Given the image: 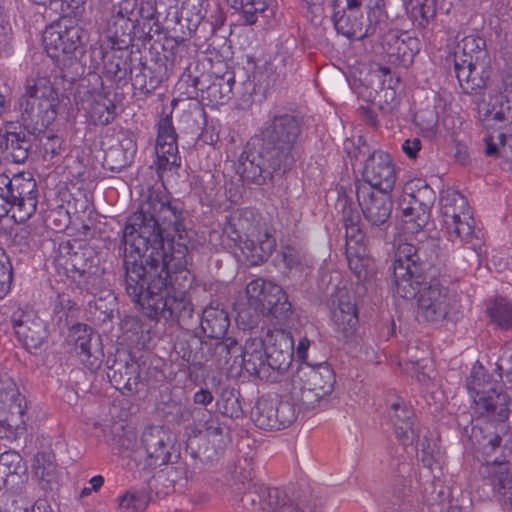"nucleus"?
I'll list each match as a JSON object with an SVG mask.
<instances>
[{"instance_id": "nucleus-49", "label": "nucleus", "mask_w": 512, "mask_h": 512, "mask_svg": "<svg viewBox=\"0 0 512 512\" xmlns=\"http://www.w3.org/2000/svg\"><path fill=\"white\" fill-rule=\"evenodd\" d=\"M269 500L268 502H264L261 504V509L263 512H303L298 509L292 502L284 501L281 504L275 502L274 500L279 499V491L277 489H272L268 492Z\"/></svg>"}, {"instance_id": "nucleus-51", "label": "nucleus", "mask_w": 512, "mask_h": 512, "mask_svg": "<svg viewBox=\"0 0 512 512\" xmlns=\"http://www.w3.org/2000/svg\"><path fill=\"white\" fill-rule=\"evenodd\" d=\"M41 145L45 158H53L60 153L62 148V140L56 135H44L41 138Z\"/></svg>"}, {"instance_id": "nucleus-9", "label": "nucleus", "mask_w": 512, "mask_h": 512, "mask_svg": "<svg viewBox=\"0 0 512 512\" xmlns=\"http://www.w3.org/2000/svg\"><path fill=\"white\" fill-rule=\"evenodd\" d=\"M483 121L487 129L498 130L496 135L491 133L485 137L486 155L512 159V134L503 131H512V110L506 96L497 94L491 98Z\"/></svg>"}, {"instance_id": "nucleus-55", "label": "nucleus", "mask_w": 512, "mask_h": 512, "mask_svg": "<svg viewBox=\"0 0 512 512\" xmlns=\"http://www.w3.org/2000/svg\"><path fill=\"white\" fill-rule=\"evenodd\" d=\"M402 148H403V151L404 153L410 157V158H415L418 151L420 150L421 148V143H420V140L417 139V138H414V139H408L406 140L403 145H402Z\"/></svg>"}, {"instance_id": "nucleus-37", "label": "nucleus", "mask_w": 512, "mask_h": 512, "mask_svg": "<svg viewBox=\"0 0 512 512\" xmlns=\"http://www.w3.org/2000/svg\"><path fill=\"white\" fill-rule=\"evenodd\" d=\"M487 313L493 323L503 329L512 328V303L505 298H498L487 307Z\"/></svg>"}, {"instance_id": "nucleus-25", "label": "nucleus", "mask_w": 512, "mask_h": 512, "mask_svg": "<svg viewBox=\"0 0 512 512\" xmlns=\"http://www.w3.org/2000/svg\"><path fill=\"white\" fill-rule=\"evenodd\" d=\"M92 330L86 324L73 325L68 332L67 342L73 345L79 361L91 372L100 369L103 351L98 344L92 346Z\"/></svg>"}, {"instance_id": "nucleus-54", "label": "nucleus", "mask_w": 512, "mask_h": 512, "mask_svg": "<svg viewBox=\"0 0 512 512\" xmlns=\"http://www.w3.org/2000/svg\"><path fill=\"white\" fill-rule=\"evenodd\" d=\"M86 0H61V11L66 14H77Z\"/></svg>"}, {"instance_id": "nucleus-14", "label": "nucleus", "mask_w": 512, "mask_h": 512, "mask_svg": "<svg viewBox=\"0 0 512 512\" xmlns=\"http://www.w3.org/2000/svg\"><path fill=\"white\" fill-rule=\"evenodd\" d=\"M439 209L442 222L450 235L466 240L473 234V220L467 199L453 189L440 194Z\"/></svg>"}, {"instance_id": "nucleus-6", "label": "nucleus", "mask_w": 512, "mask_h": 512, "mask_svg": "<svg viewBox=\"0 0 512 512\" xmlns=\"http://www.w3.org/2000/svg\"><path fill=\"white\" fill-rule=\"evenodd\" d=\"M336 379L327 363L301 365L292 378V395L305 410L313 409L328 397Z\"/></svg>"}, {"instance_id": "nucleus-24", "label": "nucleus", "mask_w": 512, "mask_h": 512, "mask_svg": "<svg viewBox=\"0 0 512 512\" xmlns=\"http://www.w3.org/2000/svg\"><path fill=\"white\" fill-rule=\"evenodd\" d=\"M363 236L357 225L346 224V256L350 270L359 281H366L374 274L373 260L367 256Z\"/></svg>"}, {"instance_id": "nucleus-45", "label": "nucleus", "mask_w": 512, "mask_h": 512, "mask_svg": "<svg viewBox=\"0 0 512 512\" xmlns=\"http://www.w3.org/2000/svg\"><path fill=\"white\" fill-rule=\"evenodd\" d=\"M200 432H205V435L212 441L214 444L222 445L225 444L227 439V428L217 420L212 418L210 414H208V419L203 424V429H200Z\"/></svg>"}, {"instance_id": "nucleus-60", "label": "nucleus", "mask_w": 512, "mask_h": 512, "mask_svg": "<svg viewBox=\"0 0 512 512\" xmlns=\"http://www.w3.org/2000/svg\"><path fill=\"white\" fill-rule=\"evenodd\" d=\"M138 381H139L138 375H135L134 377H128L126 379V381L123 383V387L129 391L136 390Z\"/></svg>"}, {"instance_id": "nucleus-52", "label": "nucleus", "mask_w": 512, "mask_h": 512, "mask_svg": "<svg viewBox=\"0 0 512 512\" xmlns=\"http://www.w3.org/2000/svg\"><path fill=\"white\" fill-rule=\"evenodd\" d=\"M497 366L501 371L512 374V340L507 343L505 350L498 359Z\"/></svg>"}, {"instance_id": "nucleus-22", "label": "nucleus", "mask_w": 512, "mask_h": 512, "mask_svg": "<svg viewBox=\"0 0 512 512\" xmlns=\"http://www.w3.org/2000/svg\"><path fill=\"white\" fill-rule=\"evenodd\" d=\"M452 301L448 290L433 281L417 297L418 316L429 322L440 321L448 315Z\"/></svg>"}, {"instance_id": "nucleus-39", "label": "nucleus", "mask_w": 512, "mask_h": 512, "mask_svg": "<svg viewBox=\"0 0 512 512\" xmlns=\"http://www.w3.org/2000/svg\"><path fill=\"white\" fill-rule=\"evenodd\" d=\"M422 259L419 250L410 243L399 244L396 254L393 269L399 266L409 268V270L421 271Z\"/></svg>"}, {"instance_id": "nucleus-53", "label": "nucleus", "mask_w": 512, "mask_h": 512, "mask_svg": "<svg viewBox=\"0 0 512 512\" xmlns=\"http://www.w3.org/2000/svg\"><path fill=\"white\" fill-rule=\"evenodd\" d=\"M283 260L288 268H293L301 264L303 255L299 250L287 248L283 252Z\"/></svg>"}, {"instance_id": "nucleus-18", "label": "nucleus", "mask_w": 512, "mask_h": 512, "mask_svg": "<svg viewBox=\"0 0 512 512\" xmlns=\"http://www.w3.org/2000/svg\"><path fill=\"white\" fill-rule=\"evenodd\" d=\"M283 167V163L270 150L262 147L259 150L244 151L239 159L238 173L244 181L262 184L265 175H270Z\"/></svg>"}, {"instance_id": "nucleus-13", "label": "nucleus", "mask_w": 512, "mask_h": 512, "mask_svg": "<svg viewBox=\"0 0 512 512\" xmlns=\"http://www.w3.org/2000/svg\"><path fill=\"white\" fill-rule=\"evenodd\" d=\"M246 295L251 306L281 321L286 320L292 312L285 291L274 282L254 279L246 285Z\"/></svg>"}, {"instance_id": "nucleus-57", "label": "nucleus", "mask_w": 512, "mask_h": 512, "mask_svg": "<svg viewBox=\"0 0 512 512\" xmlns=\"http://www.w3.org/2000/svg\"><path fill=\"white\" fill-rule=\"evenodd\" d=\"M193 400L196 404L207 406L213 400V396L209 390L201 389L194 394Z\"/></svg>"}, {"instance_id": "nucleus-4", "label": "nucleus", "mask_w": 512, "mask_h": 512, "mask_svg": "<svg viewBox=\"0 0 512 512\" xmlns=\"http://www.w3.org/2000/svg\"><path fill=\"white\" fill-rule=\"evenodd\" d=\"M384 19L383 0H335L334 26L347 38L373 32Z\"/></svg>"}, {"instance_id": "nucleus-31", "label": "nucleus", "mask_w": 512, "mask_h": 512, "mask_svg": "<svg viewBox=\"0 0 512 512\" xmlns=\"http://www.w3.org/2000/svg\"><path fill=\"white\" fill-rule=\"evenodd\" d=\"M230 320L228 313L218 305H209L202 314L201 328L209 338H223L229 328Z\"/></svg>"}, {"instance_id": "nucleus-56", "label": "nucleus", "mask_w": 512, "mask_h": 512, "mask_svg": "<svg viewBox=\"0 0 512 512\" xmlns=\"http://www.w3.org/2000/svg\"><path fill=\"white\" fill-rule=\"evenodd\" d=\"M310 347V341L306 337H302L296 347V356L303 363L306 364L305 361L307 359V351Z\"/></svg>"}, {"instance_id": "nucleus-19", "label": "nucleus", "mask_w": 512, "mask_h": 512, "mask_svg": "<svg viewBox=\"0 0 512 512\" xmlns=\"http://www.w3.org/2000/svg\"><path fill=\"white\" fill-rule=\"evenodd\" d=\"M363 178L366 185L373 190L391 192L396 182V171L391 156L381 150L373 151L365 162Z\"/></svg>"}, {"instance_id": "nucleus-61", "label": "nucleus", "mask_w": 512, "mask_h": 512, "mask_svg": "<svg viewBox=\"0 0 512 512\" xmlns=\"http://www.w3.org/2000/svg\"><path fill=\"white\" fill-rule=\"evenodd\" d=\"M500 442H501L500 437L497 435H493V436L489 437L487 443H488L490 450H494L495 448H497L500 445Z\"/></svg>"}, {"instance_id": "nucleus-33", "label": "nucleus", "mask_w": 512, "mask_h": 512, "mask_svg": "<svg viewBox=\"0 0 512 512\" xmlns=\"http://www.w3.org/2000/svg\"><path fill=\"white\" fill-rule=\"evenodd\" d=\"M394 290L403 299L418 297L421 285V271L409 270L399 266L393 269Z\"/></svg>"}, {"instance_id": "nucleus-8", "label": "nucleus", "mask_w": 512, "mask_h": 512, "mask_svg": "<svg viewBox=\"0 0 512 512\" xmlns=\"http://www.w3.org/2000/svg\"><path fill=\"white\" fill-rule=\"evenodd\" d=\"M486 43L476 34L464 37L454 51V68L461 85L467 84V89L481 88L485 82L482 74L486 73L489 63L485 50Z\"/></svg>"}, {"instance_id": "nucleus-30", "label": "nucleus", "mask_w": 512, "mask_h": 512, "mask_svg": "<svg viewBox=\"0 0 512 512\" xmlns=\"http://www.w3.org/2000/svg\"><path fill=\"white\" fill-rule=\"evenodd\" d=\"M171 435L160 426H152L142 434V444L153 464H167L170 460Z\"/></svg>"}, {"instance_id": "nucleus-1", "label": "nucleus", "mask_w": 512, "mask_h": 512, "mask_svg": "<svg viewBox=\"0 0 512 512\" xmlns=\"http://www.w3.org/2000/svg\"><path fill=\"white\" fill-rule=\"evenodd\" d=\"M180 226L181 213L167 195L151 191L124 227L126 291L150 318L168 320L191 311L186 295L168 282L171 272L187 265L186 247L171 243Z\"/></svg>"}, {"instance_id": "nucleus-20", "label": "nucleus", "mask_w": 512, "mask_h": 512, "mask_svg": "<svg viewBox=\"0 0 512 512\" xmlns=\"http://www.w3.org/2000/svg\"><path fill=\"white\" fill-rule=\"evenodd\" d=\"M156 165L158 170H172L181 165L178 155L177 134L171 115H163L157 122Z\"/></svg>"}, {"instance_id": "nucleus-27", "label": "nucleus", "mask_w": 512, "mask_h": 512, "mask_svg": "<svg viewBox=\"0 0 512 512\" xmlns=\"http://www.w3.org/2000/svg\"><path fill=\"white\" fill-rule=\"evenodd\" d=\"M14 334L27 349L40 347L47 338L44 321L32 311L17 310L11 317Z\"/></svg>"}, {"instance_id": "nucleus-59", "label": "nucleus", "mask_w": 512, "mask_h": 512, "mask_svg": "<svg viewBox=\"0 0 512 512\" xmlns=\"http://www.w3.org/2000/svg\"><path fill=\"white\" fill-rule=\"evenodd\" d=\"M104 483V478L101 475H95L89 480L91 489L95 492L98 491Z\"/></svg>"}, {"instance_id": "nucleus-15", "label": "nucleus", "mask_w": 512, "mask_h": 512, "mask_svg": "<svg viewBox=\"0 0 512 512\" xmlns=\"http://www.w3.org/2000/svg\"><path fill=\"white\" fill-rule=\"evenodd\" d=\"M396 437L403 445H415L420 461L436 478L441 471L440 451L434 438L428 437V430L415 426L413 419L407 424L400 422V427L392 425Z\"/></svg>"}, {"instance_id": "nucleus-42", "label": "nucleus", "mask_w": 512, "mask_h": 512, "mask_svg": "<svg viewBox=\"0 0 512 512\" xmlns=\"http://www.w3.org/2000/svg\"><path fill=\"white\" fill-rule=\"evenodd\" d=\"M406 10L420 26H425L436 12L433 0H408Z\"/></svg>"}, {"instance_id": "nucleus-50", "label": "nucleus", "mask_w": 512, "mask_h": 512, "mask_svg": "<svg viewBox=\"0 0 512 512\" xmlns=\"http://www.w3.org/2000/svg\"><path fill=\"white\" fill-rule=\"evenodd\" d=\"M249 307L241 308L237 312V322L242 325L244 328L251 329L255 327L259 321L261 316H264V312L259 309L254 308L248 303Z\"/></svg>"}, {"instance_id": "nucleus-41", "label": "nucleus", "mask_w": 512, "mask_h": 512, "mask_svg": "<svg viewBox=\"0 0 512 512\" xmlns=\"http://www.w3.org/2000/svg\"><path fill=\"white\" fill-rule=\"evenodd\" d=\"M227 2L242 14L247 24H254L258 15L268 8L267 0H227Z\"/></svg>"}, {"instance_id": "nucleus-26", "label": "nucleus", "mask_w": 512, "mask_h": 512, "mask_svg": "<svg viewBox=\"0 0 512 512\" xmlns=\"http://www.w3.org/2000/svg\"><path fill=\"white\" fill-rule=\"evenodd\" d=\"M331 320L334 332L342 340L354 337L358 327V315L353 296L340 290L333 301Z\"/></svg>"}, {"instance_id": "nucleus-43", "label": "nucleus", "mask_w": 512, "mask_h": 512, "mask_svg": "<svg viewBox=\"0 0 512 512\" xmlns=\"http://www.w3.org/2000/svg\"><path fill=\"white\" fill-rule=\"evenodd\" d=\"M148 505V496L143 491L127 492L119 498V507L130 512H142Z\"/></svg>"}, {"instance_id": "nucleus-38", "label": "nucleus", "mask_w": 512, "mask_h": 512, "mask_svg": "<svg viewBox=\"0 0 512 512\" xmlns=\"http://www.w3.org/2000/svg\"><path fill=\"white\" fill-rule=\"evenodd\" d=\"M422 259L419 250L410 243L399 244L396 254L393 269L399 266L409 268V270L421 271Z\"/></svg>"}, {"instance_id": "nucleus-12", "label": "nucleus", "mask_w": 512, "mask_h": 512, "mask_svg": "<svg viewBox=\"0 0 512 512\" xmlns=\"http://www.w3.org/2000/svg\"><path fill=\"white\" fill-rule=\"evenodd\" d=\"M54 264L59 272L62 271L80 288L89 292H93L100 283L101 271L90 253L74 251L70 242L59 245Z\"/></svg>"}, {"instance_id": "nucleus-35", "label": "nucleus", "mask_w": 512, "mask_h": 512, "mask_svg": "<svg viewBox=\"0 0 512 512\" xmlns=\"http://www.w3.org/2000/svg\"><path fill=\"white\" fill-rule=\"evenodd\" d=\"M32 470L34 477L44 488L49 487L56 482V465L53 455L47 453H38L35 455L32 463Z\"/></svg>"}, {"instance_id": "nucleus-64", "label": "nucleus", "mask_w": 512, "mask_h": 512, "mask_svg": "<svg viewBox=\"0 0 512 512\" xmlns=\"http://www.w3.org/2000/svg\"><path fill=\"white\" fill-rule=\"evenodd\" d=\"M447 512H465L458 506H451Z\"/></svg>"}, {"instance_id": "nucleus-32", "label": "nucleus", "mask_w": 512, "mask_h": 512, "mask_svg": "<svg viewBox=\"0 0 512 512\" xmlns=\"http://www.w3.org/2000/svg\"><path fill=\"white\" fill-rule=\"evenodd\" d=\"M83 108L91 120L98 125H107L115 117V104L102 93L91 94L83 102Z\"/></svg>"}, {"instance_id": "nucleus-58", "label": "nucleus", "mask_w": 512, "mask_h": 512, "mask_svg": "<svg viewBox=\"0 0 512 512\" xmlns=\"http://www.w3.org/2000/svg\"><path fill=\"white\" fill-rule=\"evenodd\" d=\"M108 55H104L103 56V63H104V67L105 69L107 70L108 73L116 76L118 74V72H120L121 70V67H120V63L119 62H115L114 61H110V62H106V58H107Z\"/></svg>"}, {"instance_id": "nucleus-11", "label": "nucleus", "mask_w": 512, "mask_h": 512, "mask_svg": "<svg viewBox=\"0 0 512 512\" xmlns=\"http://www.w3.org/2000/svg\"><path fill=\"white\" fill-rule=\"evenodd\" d=\"M300 131L296 117L289 114L274 116L262 128L263 147L270 150L286 168L295 161V143Z\"/></svg>"}, {"instance_id": "nucleus-47", "label": "nucleus", "mask_w": 512, "mask_h": 512, "mask_svg": "<svg viewBox=\"0 0 512 512\" xmlns=\"http://www.w3.org/2000/svg\"><path fill=\"white\" fill-rule=\"evenodd\" d=\"M12 265L5 251L0 248V299L10 291L12 283Z\"/></svg>"}, {"instance_id": "nucleus-62", "label": "nucleus", "mask_w": 512, "mask_h": 512, "mask_svg": "<svg viewBox=\"0 0 512 512\" xmlns=\"http://www.w3.org/2000/svg\"><path fill=\"white\" fill-rule=\"evenodd\" d=\"M125 141H127L126 150L130 151L131 155H133L136 152V145H135V143L130 138L125 139Z\"/></svg>"}, {"instance_id": "nucleus-5", "label": "nucleus", "mask_w": 512, "mask_h": 512, "mask_svg": "<svg viewBox=\"0 0 512 512\" xmlns=\"http://www.w3.org/2000/svg\"><path fill=\"white\" fill-rule=\"evenodd\" d=\"M59 97L56 89L46 76H31L26 81L25 94L20 102L24 122L48 127L58 113Z\"/></svg>"}, {"instance_id": "nucleus-16", "label": "nucleus", "mask_w": 512, "mask_h": 512, "mask_svg": "<svg viewBox=\"0 0 512 512\" xmlns=\"http://www.w3.org/2000/svg\"><path fill=\"white\" fill-rule=\"evenodd\" d=\"M82 28L71 19H61L47 26L43 32V45L54 59L72 55L81 45Z\"/></svg>"}, {"instance_id": "nucleus-63", "label": "nucleus", "mask_w": 512, "mask_h": 512, "mask_svg": "<svg viewBox=\"0 0 512 512\" xmlns=\"http://www.w3.org/2000/svg\"><path fill=\"white\" fill-rule=\"evenodd\" d=\"M94 490L91 489V487H84L81 492H80V496L81 497H86V496H89Z\"/></svg>"}, {"instance_id": "nucleus-44", "label": "nucleus", "mask_w": 512, "mask_h": 512, "mask_svg": "<svg viewBox=\"0 0 512 512\" xmlns=\"http://www.w3.org/2000/svg\"><path fill=\"white\" fill-rule=\"evenodd\" d=\"M413 416L412 409L406 405L403 399L397 397L389 404L388 417L391 425L401 428L400 422L407 424V421L412 420Z\"/></svg>"}, {"instance_id": "nucleus-29", "label": "nucleus", "mask_w": 512, "mask_h": 512, "mask_svg": "<svg viewBox=\"0 0 512 512\" xmlns=\"http://www.w3.org/2000/svg\"><path fill=\"white\" fill-rule=\"evenodd\" d=\"M141 10L137 0H123L113 7L107 20L108 38H118L127 33L139 21Z\"/></svg>"}, {"instance_id": "nucleus-2", "label": "nucleus", "mask_w": 512, "mask_h": 512, "mask_svg": "<svg viewBox=\"0 0 512 512\" xmlns=\"http://www.w3.org/2000/svg\"><path fill=\"white\" fill-rule=\"evenodd\" d=\"M251 216L252 212L249 210L233 212L223 225L221 245L232 248L242 243V253L250 264L257 265L272 254L276 241L266 229L259 230L255 235L254 230H251Z\"/></svg>"}, {"instance_id": "nucleus-46", "label": "nucleus", "mask_w": 512, "mask_h": 512, "mask_svg": "<svg viewBox=\"0 0 512 512\" xmlns=\"http://www.w3.org/2000/svg\"><path fill=\"white\" fill-rule=\"evenodd\" d=\"M415 123L426 136L436 133L438 117L433 109L420 110L415 114Z\"/></svg>"}, {"instance_id": "nucleus-23", "label": "nucleus", "mask_w": 512, "mask_h": 512, "mask_svg": "<svg viewBox=\"0 0 512 512\" xmlns=\"http://www.w3.org/2000/svg\"><path fill=\"white\" fill-rule=\"evenodd\" d=\"M391 192L373 190L367 185L357 189V200L365 220L372 226H381L388 220L392 211Z\"/></svg>"}, {"instance_id": "nucleus-40", "label": "nucleus", "mask_w": 512, "mask_h": 512, "mask_svg": "<svg viewBox=\"0 0 512 512\" xmlns=\"http://www.w3.org/2000/svg\"><path fill=\"white\" fill-rule=\"evenodd\" d=\"M369 77L372 82L377 81L375 91L378 92V89H380L386 98L389 97L391 99L390 107L392 108L395 105V89L398 79H393L391 71L387 67H378L372 70L369 73Z\"/></svg>"}, {"instance_id": "nucleus-36", "label": "nucleus", "mask_w": 512, "mask_h": 512, "mask_svg": "<svg viewBox=\"0 0 512 512\" xmlns=\"http://www.w3.org/2000/svg\"><path fill=\"white\" fill-rule=\"evenodd\" d=\"M3 142L15 163H23L27 159L30 143L24 132L2 133Z\"/></svg>"}, {"instance_id": "nucleus-34", "label": "nucleus", "mask_w": 512, "mask_h": 512, "mask_svg": "<svg viewBox=\"0 0 512 512\" xmlns=\"http://www.w3.org/2000/svg\"><path fill=\"white\" fill-rule=\"evenodd\" d=\"M486 471L495 495L512 504V475L507 465L492 463L486 467Z\"/></svg>"}, {"instance_id": "nucleus-7", "label": "nucleus", "mask_w": 512, "mask_h": 512, "mask_svg": "<svg viewBox=\"0 0 512 512\" xmlns=\"http://www.w3.org/2000/svg\"><path fill=\"white\" fill-rule=\"evenodd\" d=\"M37 202V185L32 178L0 175V219L11 213L15 222H25L36 212Z\"/></svg>"}, {"instance_id": "nucleus-21", "label": "nucleus", "mask_w": 512, "mask_h": 512, "mask_svg": "<svg viewBox=\"0 0 512 512\" xmlns=\"http://www.w3.org/2000/svg\"><path fill=\"white\" fill-rule=\"evenodd\" d=\"M270 370L286 371L294 355V340L291 334L282 329L268 330L263 338Z\"/></svg>"}, {"instance_id": "nucleus-48", "label": "nucleus", "mask_w": 512, "mask_h": 512, "mask_svg": "<svg viewBox=\"0 0 512 512\" xmlns=\"http://www.w3.org/2000/svg\"><path fill=\"white\" fill-rule=\"evenodd\" d=\"M21 456L14 451H7L0 455V476L7 477L17 474L22 468Z\"/></svg>"}, {"instance_id": "nucleus-28", "label": "nucleus", "mask_w": 512, "mask_h": 512, "mask_svg": "<svg viewBox=\"0 0 512 512\" xmlns=\"http://www.w3.org/2000/svg\"><path fill=\"white\" fill-rule=\"evenodd\" d=\"M399 208L401 210L402 222L408 232H418L428 223L429 206L412 194L410 184H407L404 188V194L399 203Z\"/></svg>"}, {"instance_id": "nucleus-3", "label": "nucleus", "mask_w": 512, "mask_h": 512, "mask_svg": "<svg viewBox=\"0 0 512 512\" xmlns=\"http://www.w3.org/2000/svg\"><path fill=\"white\" fill-rule=\"evenodd\" d=\"M215 352L229 377H239L244 370L261 379L269 377L270 367L261 339H248L241 347L234 339L228 338L216 345Z\"/></svg>"}, {"instance_id": "nucleus-17", "label": "nucleus", "mask_w": 512, "mask_h": 512, "mask_svg": "<svg viewBox=\"0 0 512 512\" xmlns=\"http://www.w3.org/2000/svg\"><path fill=\"white\" fill-rule=\"evenodd\" d=\"M255 425L263 430H279L296 419V408L287 400L277 396L260 398L251 412Z\"/></svg>"}, {"instance_id": "nucleus-10", "label": "nucleus", "mask_w": 512, "mask_h": 512, "mask_svg": "<svg viewBox=\"0 0 512 512\" xmlns=\"http://www.w3.org/2000/svg\"><path fill=\"white\" fill-rule=\"evenodd\" d=\"M467 389L472 398L473 412L478 416L497 414L505 417L508 396L503 391V385L490 378L481 365H474L467 378Z\"/></svg>"}]
</instances>
